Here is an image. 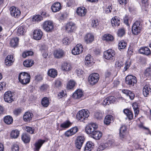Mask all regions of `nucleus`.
<instances>
[{"mask_svg":"<svg viewBox=\"0 0 151 151\" xmlns=\"http://www.w3.org/2000/svg\"><path fill=\"white\" fill-rule=\"evenodd\" d=\"M30 78V75L25 72L20 73L19 76V82L24 85H26L29 83Z\"/></svg>","mask_w":151,"mask_h":151,"instance_id":"obj_1","label":"nucleus"},{"mask_svg":"<svg viewBox=\"0 0 151 151\" xmlns=\"http://www.w3.org/2000/svg\"><path fill=\"white\" fill-rule=\"evenodd\" d=\"M89 114V112L88 110L82 109L78 112L77 115V119L83 122L88 118Z\"/></svg>","mask_w":151,"mask_h":151,"instance_id":"obj_2","label":"nucleus"},{"mask_svg":"<svg viewBox=\"0 0 151 151\" xmlns=\"http://www.w3.org/2000/svg\"><path fill=\"white\" fill-rule=\"evenodd\" d=\"M142 26L140 21H137L133 24L132 28V33L134 35H138L141 32Z\"/></svg>","mask_w":151,"mask_h":151,"instance_id":"obj_3","label":"nucleus"},{"mask_svg":"<svg viewBox=\"0 0 151 151\" xmlns=\"http://www.w3.org/2000/svg\"><path fill=\"white\" fill-rule=\"evenodd\" d=\"M115 54V52L114 50L109 49L104 52V56L106 59L112 60L114 59Z\"/></svg>","mask_w":151,"mask_h":151,"instance_id":"obj_4","label":"nucleus"},{"mask_svg":"<svg viewBox=\"0 0 151 151\" xmlns=\"http://www.w3.org/2000/svg\"><path fill=\"white\" fill-rule=\"evenodd\" d=\"M43 28L47 32H51L53 29V22L50 20L45 21L42 24Z\"/></svg>","mask_w":151,"mask_h":151,"instance_id":"obj_5","label":"nucleus"},{"mask_svg":"<svg viewBox=\"0 0 151 151\" xmlns=\"http://www.w3.org/2000/svg\"><path fill=\"white\" fill-rule=\"evenodd\" d=\"M97 128L98 125L96 123H90L86 127V131L87 134L92 135Z\"/></svg>","mask_w":151,"mask_h":151,"instance_id":"obj_6","label":"nucleus"},{"mask_svg":"<svg viewBox=\"0 0 151 151\" xmlns=\"http://www.w3.org/2000/svg\"><path fill=\"white\" fill-rule=\"evenodd\" d=\"M99 75L97 73H93L90 75L88 78V81L90 84L94 85L99 81Z\"/></svg>","mask_w":151,"mask_h":151,"instance_id":"obj_7","label":"nucleus"},{"mask_svg":"<svg viewBox=\"0 0 151 151\" xmlns=\"http://www.w3.org/2000/svg\"><path fill=\"white\" fill-rule=\"evenodd\" d=\"M126 83L131 86H133L137 82L136 78L132 75L127 76L125 79Z\"/></svg>","mask_w":151,"mask_h":151,"instance_id":"obj_8","label":"nucleus"},{"mask_svg":"<svg viewBox=\"0 0 151 151\" xmlns=\"http://www.w3.org/2000/svg\"><path fill=\"white\" fill-rule=\"evenodd\" d=\"M14 93L11 91H8L5 93L4 95V99L5 101L10 103L14 101Z\"/></svg>","mask_w":151,"mask_h":151,"instance_id":"obj_9","label":"nucleus"},{"mask_svg":"<svg viewBox=\"0 0 151 151\" xmlns=\"http://www.w3.org/2000/svg\"><path fill=\"white\" fill-rule=\"evenodd\" d=\"M85 138L83 136H79L75 141L76 147L78 149H80L85 141Z\"/></svg>","mask_w":151,"mask_h":151,"instance_id":"obj_10","label":"nucleus"},{"mask_svg":"<svg viewBox=\"0 0 151 151\" xmlns=\"http://www.w3.org/2000/svg\"><path fill=\"white\" fill-rule=\"evenodd\" d=\"M11 15L15 18L18 17L20 15L21 12L15 6H12L10 8Z\"/></svg>","mask_w":151,"mask_h":151,"instance_id":"obj_11","label":"nucleus"},{"mask_svg":"<svg viewBox=\"0 0 151 151\" xmlns=\"http://www.w3.org/2000/svg\"><path fill=\"white\" fill-rule=\"evenodd\" d=\"M83 49L82 45L80 44H78L72 50V53L75 55H79L82 52Z\"/></svg>","mask_w":151,"mask_h":151,"instance_id":"obj_12","label":"nucleus"},{"mask_svg":"<svg viewBox=\"0 0 151 151\" xmlns=\"http://www.w3.org/2000/svg\"><path fill=\"white\" fill-rule=\"evenodd\" d=\"M65 28L66 30L68 32H72L76 29L75 24L72 22H69L66 24Z\"/></svg>","mask_w":151,"mask_h":151,"instance_id":"obj_13","label":"nucleus"},{"mask_svg":"<svg viewBox=\"0 0 151 151\" xmlns=\"http://www.w3.org/2000/svg\"><path fill=\"white\" fill-rule=\"evenodd\" d=\"M14 57L12 55H8L4 60L5 64L7 66H10L12 65L13 62L14 61Z\"/></svg>","mask_w":151,"mask_h":151,"instance_id":"obj_14","label":"nucleus"},{"mask_svg":"<svg viewBox=\"0 0 151 151\" xmlns=\"http://www.w3.org/2000/svg\"><path fill=\"white\" fill-rule=\"evenodd\" d=\"M42 35V32L40 29H36L33 33V38L37 40H40Z\"/></svg>","mask_w":151,"mask_h":151,"instance_id":"obj_15","label":"nucleus"},{"mask_svg":"<svg viewBox=\"0 0 151 151\" xmlns=\"http://www.w3.org/2000/svg\"><path fill=\"white\" fill-rule=\"evenodd\" d=\"M139 52L142 54L146 55H151V52L150 49L147 47H142L139 50Z\"/></svg>","mask_w":151,"mask_h":151,"instance_id":"obj_16","label":"nucleus"},{"mask_svg":"<svg viewBox=\"0 0 151 151\" xmlns=\"http://www.w3.org/2000/svg\"><path fill=\"white\" fill-rule=\"evenodd\" d=\"M33 114L29 111L26 112L23 116V119L25 122H29L32 120Z\"/></svg>","mask_w":151,"mask_h":151,"instance_id":"obj_17","label":"nucleus"},{"mask_svg":"<svg viewBox=\"0 0 151 151\" xmlns=\"http://www.w3.org/2000/svg\"><path fill=\"white\" fill-rule=\"evenodd\" d=\"M78 131V129L77 127H75L71 128L70 130L67 131L65 132V134L66 136L69 137L75 134Z\"/></svg>","mask_w":151,"mask_h":151,"instance_id":"obj_18","label":"nucleus"},{"mask_svg":"<svg viewBox=\"0 0 151 151\" xmlns=\"http://www.w3.org/2000/svg\"><path fill=\"white\" fill-rule=\"evenodd\" d=\"M45 142V140L41 139L39 140L38 141L36 142L34 145L35 148L34 149L35 151H39L42 145Z\"/></svg>","mask_w":151,"mask_h":151,"instance_id":"obj_19","label":"nucleus"},{"mask_svg":"<svg viewBox=\"0 0 151 151\" xmlns=\"http://www.w3.org/2000/svg\"><path fill=\"white\" fill-rule=\"evenodd\" d=\"M151 92V89L149 85L146 84L145 86L143 89V93L145 97L147 96L149 93Z\"/></svg>","mask_w":151,"mask_h":151,"instance_id":"obj_20","label":"nucleus"},{"mask_svg":"<svg viewBox=\"0 0 151 151\" xmlns=\"http://www.w3.org/2000/svg\"><path fill=\"white\" fill-rule=\"evenodd\" d=\"M76 12L79 16H84L86 13V9L83 7H79L77 9Z\"/></svg>","mask_w":151,"mask_h":151,"instance_id":"obj_21","label":"nucleus"},{"mask_svg":"<svg viewBox=\"0 0 151 151\" xmlns=\"http://www.w3.org/2000/svg\"><path fill=\"white\" fill-rule=\"evenodd\" d=\"M61 9V5L59 3H55L53 4L51 6V9L53 12L59 11Z\"/></svg>","mask_w":151,"mask_h":151,"instance_id":"obj_22","label":"nucleus"},{"mask_svg":"<svg viewBox=\"0 0 151 151\" xmlns=\"http://www.w3.org/2000/svg\"><path fill=\"white\" fill-rule=\"evenodd\" d=\"M102 133L101 131L96 130L92 134V137L96 140L99 139L102 137Z\"/></svg>","mask_w":151,"mask_h":151,"instance_id":"obj_23","label":"nucleus"},{"mask_svg":"<svg viewBox=\"0 0 151 151\" xmlns=\"http://www.w3.org/2000/svg\"><path fill=\"white\" fill-rule=\"evenodd\" d=\"M83 96V93L81 90L78 89L73 94V97L75 99L81 98Z\"/></svg>","mask_w":151,"mask_h":151,"instance_id":"obj_24","label":"nucleus"},{"mask_svg":"<svg viewBox=\"0 0 151 151\" xmlns=\"http://www.w3.org/2000/svg\"><path fill=\"white\" fill-rule=\"evenodd\" d=\"M113 116L111 115H108L106 116L104 119V123L105 124L108 125L113 121Z\"/></svg>","mask_w":151,"mask_h":151,"instance_id":"obj_25","label":"nucleus"},{"mask_svg":"<svg viewBox=\"0 0 151 151\" xmlns=\"http://www.w3.org/2000/svg\"><path fill=\"white\" fill-rule=\"evenodd\" d=\"M64 54L63 50H57L54 51V55L55 57L57 58H60L63 57Z\"/></svg>","mask_w":151,"mask_h":151,"instance_id":"obj_26","label":"nucleus"},{"mask_svg":"<svg viewBox=\"0 0 151 151\" xmlns=\"http://www.w3.org/2000/svg\"><path fill=\"white\" fill-rule=\"evenodd\" d=\"M84 39L87 43H90L93 41L94 36L91 34L88 33L85 35Z\"/></svg>","mask_w":151,"mask_h":151,"instance_id":"obj_27","label":"nucleus"},{"mask_svg":"<svg viewBox=\"0 0 151 151\" xmlns=\"http://www.w3.org/2000/svg\"><path fill=\"white\" fill-rule=\"evenodd\" d=\"M122 91L124 93L129 96L131 100H133L134 97V94L131 91L127 89H123Z\"/></svg>","mask_w":151,"mask_h":151,"instance_id":"obj_28","label":"nucleus"},{"mask_svg":"<svg viewBox=\"0 0 151 151\" xmlns=\"http://www.w3.org/2000/svg\"><path fill=\"white\" fill-rule=\"evenodd\" d=\"M19 131L17 129L12 130L10 133V137L12 139H16L19 136Z\"/></svg>","mask_w":151,"mask_h":151,"instance_id":"obj_29","label":"nucleus"},{"mask_svg":"<svg viewBox=\"0 0 151 151\" xmlns=\"http://www.w3.org/2000/svg\"><path fill=\"white\" fill-rule=\"evenodd\" d=\"M61 68L63 71H68L71 70L72 67L70 64L65 63L62 64Z\"/></svg>","mask_w":151,"mask_h":151,"instance_id":"obj_30","label":"nucleus"},{"mask_svg":"<svg viewBox=\"0 0 151 151\" xmlns=\"http://www.w3.org/2000/svg\"><path fill=\"white\" fill-rule=\"evenodd\" d=\"M22 139L24 143H27L30 142V138L28 134L26 133H23L22 135Z\"/></svg>","mask_w":151,"mask_h":151,"instance_id":"obj_31","label":"nucleus"},{"mask_svg":"<svg viewBox=\"0 0 151 151\" xmlns=\"http://www.w3.org/2000/svg\"><path fill=\"white\" fill-rule=\"evenodd\" d=\"M126 130V127L124 125L122 126L120 129L119 136L121 138H123L124 137Z\"/></svg>","mask_w":151,"mask_h":151,"instance_id":"obj_32","label":"nucleus"},{"mask_svg":"<svg viewBox=\"0 0 151 151\" xmlns=\"http://www.w3.org/2000/svg\"><path fill=\"white\" fill-rule=\"evenodd\" d=\"M123 112L128 117L129 120H132L133 117V114L132 112L128 109H124Z\"/></svg>","mask_w":151,"mask_h":151,"instance_id":"obj_33","label":"nucleus"},{"mask_svg":"<svg viewBox=\"0 0 151 151\" xmlns=\"http://www.w3.org/2000/svg\"><path fill=\"white\" fill-rule=\"evenodd\" d=\"M19 39L17 37H14L12 38L10 42V45L12 47L17 46L19 43Z\"/></svg>","mask_w":151,"mask_h":151,"instance_id":"obj_34","label":"nucleus"},{"mask_svg":"<svg viewBox=\"0 0 151 151\" xmlns=\"http://www.w3.org/2000/svg\"><path fill=\"white\" fill-rule=\"evenodd\" d=\"M114 39L113 36L110 34H105L102 37V40L107 42L112 41Z\"/></svg>","mask_w":151,"mask_h":151,"instance_id":"obj_35","label":"nucleus"},{"mask_svg":"<svg viewBox=\"0 0 151 151\" xmlns=\"http://www.w3.org/2000/svg\"><path fill=\"white\" fill-rule=\"evenodd\" d=\"M47 74L49 76L54 78L57 76V71L54 69H51L48 71Z\"/></svg>","mask_w":151,"mask_h":151,"instance_id":"obj_36","label":"nucleus"},{"mask_svg":"<svg viewBox=\"0 0 151 151\" xmlns=\"http://www.w3.org/2000/svg\"><path fill=\"white\" fill-rule=\"evenodd\" d=\"M111 22L112 26H118L120 24V21L116 17H115L112 18Z\"/></svg>","mask_w":151,"mask_h":151,"instance_id":"obj_37","label":"nucleus"},{"mask_svg":"<svg viewBox=\"0 0 151 151\" xmlns=\"http://www.w3.org/2000/svg\"><path fill=\"white\" fill-rule=\"evenodd\" d=\"M110 145V144L108 142H105L100 144L97 149L98 151H101L104 150L108 147Z\"/></svg>","mask_w":151,"mask_h":151,"instance_id":"obj_38","label":"nucleus"},{"mask_svg":"<svg viewBox=\"0 0 151 151\" xmlns=\"http://www.w3.org/2000/svg\"><path fill=\"white\" fill-rule=\"evenodd\" d=\"M43 19L42 17L40 15H37L34 16L32 18V21L34 23L39 22Z\"/></svg>","mask_w":151,"mask_h":151,"instance_id":"obj_39","label":"nucleus"},{"mask_svg":"<svg viewBox=\"0 0 151 151\" xmlns=\"http://www.w3.org/2000/svg\"><path fill=\"white\" fill-rule=\"evenodd\" d=\"M93 146V143L92 142L90 141L88 142L84 148L85 151H91Z\"/></svg>","mask_w":151,"mask_h":151,"instance_id":"obj_40","label":"nucleus"},{"mask_svg":"<svg viewBox=\"0 0 151 151\" xmlns=\"http://www.w3.org/2000/svg\"><path fill=\"white\" fill-rule=\"evenodd\" d=\"M4 121L7 124H10L12 123L13 119L10 116H6L4 118Z\"/></svg>","mask_w":151,"mask_h":151,"instance_id":"obj_41","label":"nucleus"},{"mask_svg":"<svg viewBox=\"0 0 151 151\" xmlns=\"http://www.w3.org/2000/svg\"><path fill=\"white\" fill-rule=\"evenodd\" d=\"M34 63L33 60H27L24 61L23 62L24 66L27 67L32 66Z\"/></svg>","mask_w":151,"mask_h":151,"instance_id":"obj_42","label":"nucleus"},{"mask_svg":"<svg viewBox=\"0 0 151 151\" xmlns=\"http://www.w3.org/2000/svg\"><path fill=\"white\" fill-rule=\"evenodd\" d=\"M42 105L45 107H47L49 104V100L46 97L43 98L41 102Z\"/></svg>","mask_w":151,"mask_h":151,"instance_id":"obj_43","label":"nucleus"},{"mask_svg":"<svg viewBox=\"0 0 151 151\" xmlns=\"http://www.w3.org/2000/svg\"><path fill=\"white\" fill-rule=\"evenodd\" d=\"M24 130L30 134H33L34 133L35 129L34 127L29 126H26L24 128Z\"/></svg>","mask_w":151,"mask_h":151,"instance_id":"obj_44","label":"nucleus"},{"mask_svg":"<svg viewBox=\"0 0 151 151\" xmlns=\"http://www.w3.org/2000/svg\"><path fill=\"white\" fill-rule=\"evenodd\" d=\"M25 31L24 27H23L20 26L19 27L17 30V34L18 35H23Z\"/></svg>","mask_w":151,"mask_h":151,"instance_id":"obj_45","label":"nucleus"},{"mask_svg":"<svg viewBox=\"0 0 151 151\" xmlns=\"http://www.w3.org/2000/svg\"><path fill=\"white\" fill-rule=\"evenodd\" d=\"M75 82L73 80H70L67 85V88L68 89L73 88L75 86Z\"/></svg>","mask_w":151,"mask_h":151,"instance_id":"obj_46","label":"nucleus"},{"mask_svg":"<svg viewBox=\"0 0 151 151\" xmlns=\"http://www.w3.org/2000/svg\"><path fill=\"white\" fill-rule=\"evenodd\" d=\"M127 43L124 41H121L119 43V48L120 49H125L126 47Z\"/></svg>","mask_w":151,"mask_h":151,"instance_id":"obj_47","label":"nucleus"},{"mask_svg":"<svg viewBox=\"0 0 151 151\" xmlns=\"http://www.w3.org/2000/svg\"><path fill=\"white\" fill-rule=\"evenodd\" d=\"M71 124V123L69 121L65 122L60 124V127L64 128H68Z\"/></svg>","mask_w":151,"mask_h":151,"instance_id":"obj_48","label":"nucleus"},{"mask_svg":"<svg viewBox=\"0 0 151 151\" xmlns=\"http://www.w3.org/2000/svg\"><path fill=\"white\" fill-rule=\"evenodd\" d=\"M125 33V29L124 28H122L119 29L117 32V35L119 37H122Z\"/></svg>","mask_w":151,"mask_h":151,"instance_id":"obj_49","label":"nucleus"},{"mask_svg":"<svg viewBox=\"0 0 151 151\" xmlns=\"http://www.w3.org/2000/svg\"><path fill=\"white\" fill-rule=\"evenodd\" d=\"M132 107L134 110L135 116L136 117L139 112V111L138 109V106L137 104L133 103L132 104Z\"/></svg>","mask_w":151,"mask_h":151,"instance_id":"obj_50","label":"nucleus"},{"mask_svg":"<svg viewBox=\"0 0 151 151\" xmlns=\"http://www.w3.org/2000/svg\"><path fill=\"white\" fill-rule=\"evenodd\" d=\"M94 116L96 119H100L102 118L103 116V114L101 113L97 112L95 113Z\"/></svg>","mask_w":151,"mask_h":151,"instance_id":"obj_51","label":"nucleus"},{"mask_svg":"<svg viewBox=\"0 0 151 151\" xmlns=\"http://www.w3.org/2000/svg\"><path fill=\"white\" fill-rule=\"evenodd\" d=\"M33 54V53L32 52L28 51L23 53L22 54V56L24 58H25L28 56L32 55Z\"/></svg>","mask_w":151,"mask_h":151,"instance_id":"obj_52","label":"nucleus"},{"mask_svg":"<svg viewBox=\"0 0 151 151\" xmlns=\"http://www.w3.org/2000/svg\"><path fill=\"white\" fill-rule=\"evenodd\" d=\"M115 65L116 67L120 68L123 66V64L121 60H119L116 62Z\"/></svg>","mask_w":151,"mask_h":151,"instance_id":"obj_53","label":"nucleus"},{"mask_svg":"<svg viewBox=\"0 0 151 151\" xmlns=\"http://www.w3.org/2000/svg\"><path fill=\"white\" fill-rule=\"evenodd\" d=\"M22 111V110L20 108H17L14 109L13 112L14 115L17 116Z\"/></svg>","mask_w":151,"mask_h":151,"instance_id":"obj_54","label":"nucleus"},{"mask_svg":"<svg viewBox=\"0 0 151 151\" xmlns=\"http://www.w3.org/2000/svg\"><path fill=\"white\" fill-rule=\"evenodd\" d=\"M145 74L146 76H151V68H148L145 72Z\"/></svg>","mask_w":151,"mask_h":151,"instance_id":"obj_55","label":"nucleus"},{"mask_svg":"<svg viewBox=\"0 0 151 151\" xmlns=\"http://www.w3.org/2000/svg\"><path fill=\"white\" fill-rule=\"evenodd\" d=\"M124 23L127 26H129V22H131V20L129 19V17L127 16H125L124 18Z\"/></svg>","mask_w":151,"mask_h":151,"instance_id":"obj_56","label":"nucleus"},{"mask_svg":"<svg viewBox=\"0 0 151 151\" xmlns=\"http://www.w3.org/2000/svg\"><path fill=\"white\" fill-rule=\"evenodd\" d=\"M99 23L97 20L94 19L92 21L91 23V26L93 28H95L98 25Z\"/></svg>","mask_w":151,"mask_h":151,"instance_id":"obj_57","label":"nucleus"},{"mask_svg":"<svg viewBox=\"0 0 151 151\" xmlns=\"http://www.w3.org/2000/svg\"><path fill=\"white\" fill-rule=\"evenodd\" d=\"M107 98L110 104L114 103L116 100L114 96H111Z\"/></svg>","mask_w":151,"mask_h":151,"instance_id":"obj_58","label":"nucleus"},{"mask_svg":"<svg viewBox=\"0 0 151 151\" xmlns=\"http://www.w3.org/2000/svg\"><path fill=\"white\" fill-rule=\"evenodd\" d=\"M12 151H19V147L18 145L17 144H14L12 148Z\"/></svg>","mask_w":151,"mask_h":151,"instance_id":"obj_59","label":"nucleus"},{"mask_svg":"<svg viewBox=\"0 0 151 151\" xmlns=\"http://www.w3.org/2000/svg\"><path fill=\"white\" fill-rule=\"evenodd\" d=\"M130 65V62L129 61H127L125 63V65L123 71H126L129 68Z\"/></svg>","mask_w":151,"mask_h":151,"instance_id":"obj_60","label":"nucleus"},{"mask_svg":"<svg viewBox=\"0 0 151 151\" xmlns=\"http://www.w3.org/2000/svg\"><path fill=\"white\" fill-rule=\"evenodd\" d=\"M54 84L56 87L59 88L62 85L61 82L59 80H57L54 82Z\"/></svg>","mask_w":151,"mask_h":151,"instance_id":"obj_61","label":"nucleus"},{"mask_svg":"<svg viewBox=\"0 0 151 151\" xmlns=\"http://www.w3.org/2000/svg\"><path fill=\"white\" fill-rule=\"evenodd\" d=\"M62 42L65 45H67L70 43V40L68 38L66 37L63 39Z\"/></svg>","mask_w":151,"mask_h":151,"instance_id":"obj_62","label":"nucleus"},{"mask_svg":"<svg viewBox=\"0 0 151 151\" xmlns=\"http://www.w3.org/2000/svg\"><path fill=\"white\" fill-rule=\"evenodd\" d=\"M112 9L111 6L109 5L105 9V11L106 13L108 14L111 12Z\"/></svg>","mask_w":151,"mask_h":151,"instance_id":"obj_63","label":"nucleus"},{"mask_svg":"<svg viewBox=\"0 0 151 151\" xmlns=\"http://www.w3.org/2000/svg\"><path fill=\"white\" fill-rule=\"evenodd\" d=\"M42 79V77L40 75H37L35 76V80L37 81H41Z\"/></svg>","mask_w":151,"mask_h":151,"instance_id":"obj_64","label":"nucleus"}]
</instances>
